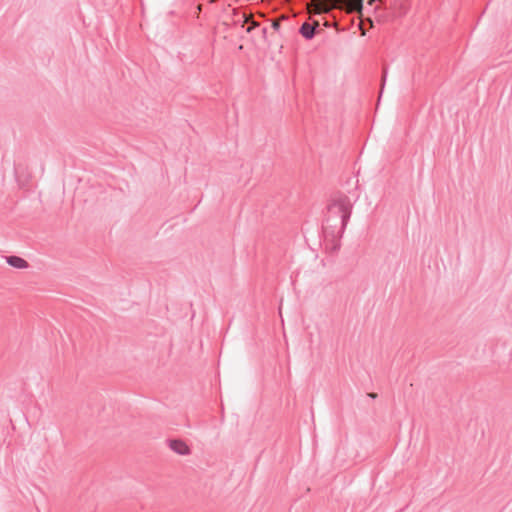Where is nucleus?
Segmentation results:
<instances>
[{
    "label": "nucleus",
    "mask_w": 512,
    "mask_h": 512,
    "mask_svg": "<svg viewBox=\"0 0 512 512\" xmlns=\"http://www.w3.org/2000/svg\"><path fill=\"white\" fill-rule=\"evenodd\" d=\"M352 212V204L350 198L346 195H340L333 199L328 206V215L323 225L326 236L332 238H341Z\"/></svg>",
    "instance_id": "f257e3e1"
},
{
    "label": "nucleus",
    "mask_w": 512,
    "mask_h": 512,
    "mask_svg": "<svg viewBox=\"0 0 512 512\" xmlns=\"http://www.w3.org/2000/svg\"><path fill=\"white\" fill-rule=\"evenodd\" d=\"M169 448L179 455H189L191 450L189 446L181 439H172L168 441Z\"/></svg>",
    "instance_id": "f03ea898"
},
{
    "label": "nucleus",
    "mask_w": 512,
    "mask_h": 512,
    "mask_svg": "<svg viewBox=\"0 0 512 512\" xmlns=\"http://www.w3.org/2000/svg\"><path fill=\"white\" fill-rule=\"evenodd\" d=\"M363 1L364 0H339V3L350 13H361L363 10Z\"/></svg>",
    "instance_id": "7ed1b4c3"
},
{
    "label": "nucleus",
    "mask_w": 512,
    "mask_h": 512,
    "mask_svg": "<svg viewBox=\"0 0 512 512\" xmlns=\"http://www.w3.org/2000/svg\"><path fill=\"white\" fill-rule=\"evenodd\" d=\"M408 9L409 5L406 0H398L392 6V14L394 17H402L408 12Z\"/></svg>",
    "instance_id": "20e7f679"
},
{
    "label": "nucleus",
    "mask_w": 512,
    "mask_h": 512,
    "mask_svg": "<svg viewBox=\"0 0 512 512\" xmlns=\"http://www.w3.org/2000/svg\"><path fill=\"white\" fill-rule=\"evenodd\" d=\"M316 27H318V23L317 24H311L309 22H304L301 25L300 29H299V33L305 39L310 40V39H312L315 36Z\"/></svg>",
    "instance_id": "39448f33"
},
{
    "label": "nucleus",
    "mask_w": 512,
    "mask_h": 512,
    "mask_svg": "<svg viewBox=\"0 0 512 512\" xmlns=\"http://www.w3.org/2000/svg\"><path fill=\"white\" fill-rule=\"evenodd\" d=\"M6 262L10 266H12L14 268H18V269H24V268L28 267V262L25 259H23V258H21L19 256H14V255L7 256L6 257Z\"/></svg>",
    "instance_id": "423d86ee"
},
{
    "label": "nucleus",
    "mask_w": 512,
    "mask_h": 512,
    "mask_svg": "<svg viewBox=\"0 0 512 512\" xmlns=\"http://www.w3.org/2000/svg\"><path fill=\"white\" fill-rule=\"evenodd\" d=\"M386 77H387V71H386V69H384L383 70V75H382V84H381V90H380L379 98H381V96H382L384 85H385V81H386Z\"/></svg>",
    "instance_id": "0eeeda50"
},
{
    "label": "nucleus",
    "mask_w": 512,
    "mask_h": 512,
    "mask_svg": "<svg viewBox=\"0 0 512 512\" xmlns=\"http://www.w3.org/2000/svg\"><path fill=\"white\" fill-rule=\"evenodd\" d=\"M272 27L275 30H278L280 28V22L279 21H273Z\"/></svg>",
    "instance_id": "6e6552de"
},
{
    "label": "nucleus",
    "mask_w": 512,
    "mask_h": 512,
    "mask_svg": "<svg viewBox=\"0 0 512 512\" xmlns=\"http://www.w3.org/2000/svg\"><path fill=\"white\" fill-rule=\"evenodd\" d=\"M367 395H368V397H370V398H372V399L377 398V394H376V393H374V392L368 393Z\"/></svg>",
    "instance_id": "1a4fd4ad"
}]
</instances>
